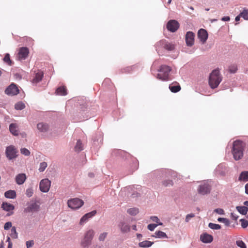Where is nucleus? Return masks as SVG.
<instances>
[{"label": "nucleus", "mask_w": 248, "mask_h": 248, "mask_svg": "<svg viewBox=\"0 0 248 248\" xmlns=\"http://www.w3.org/2000/svg\"><path fill=\"white\" fill-rule=\"evenodd\" d=\"M20 152L22 155H24L26 156L29 155L30 154V152L29 151V150L25 148H21L20 149Z\"/></svg>", "instance_id": "obj_46"}, {"label": "nucleus", "mask_w": 248, "mask_h": 248, "mask_svg": "<svg viewBox=\"0 0 248 248\" xmlns=\"http://www.w3.org/2000/svg\"><path fill=\"white\" fill-rule=\"evenodd\" d=\"M214 212L219 215H223L224 214V211L221 208H217L214 210Z\"/></svg>", "instance_id": "obj_51"}, {"label": "nucleus", "mask_w": 248, "mask_h": 248, "mask_svg": "<svg viewBox=\"0 0 248 248\" xmlns=\"http://www.w3.org/2000/svg\"><path fill=\"white\" fill-rule=\"evenodd\" d=\"M84 204V202L78 198H73L69 200L67 204L69 208L72 209H78L80 208Z\"/></svg>", "instance_id": "obj_5"}, {"label": "nucleus", "mask_w": 248, "mask_h": 248, "mask_svg": "<svg viewBox=\"0 0 248 248\" xmlns=\"http://www.w3.org/2000/svg\"><path fill=\"white\" fill-rule=\"evenodd\" d=\"M43 77V73L42 71H39L36 73L34 78L32 79L33 83H37L39 82L42 79Z\"/></svg>", "instance_id": "obj_24"}, {"label": "nucleus", "mask_w": 248, "mask_h": 248, "mask_svg": "<svg viewBox=\"0 0 248 248\" xmlns=\"http://www.w3.org/2000/svg\"><path fill=\"white\" fill-rule=\"evenodd\" d=\"M0 248H4L3 242H2L0 244Z\"/></svg>", "instance_id": "obj_64"}, {"label": "nucleus", "mask_w": 248, "mask_h": 248, "mask_svg": "<svg viewBox=\"0 0 248 248\" xmlns=\"http://www.w3.org/2000/svg\"><path fill=\"white\" fill-rule=\"evenodd\" d=\"M118 227L123 233L127 232L130 230V226L124 221H121L118 224Z\"/></svg>", "instance_id": "obj_20"}, {"label": "nucleus", "mask_w": 248, "mask_h": 248, "mask_svg": "<svg viewBox=\"0 0 248 248\" xmlns=\"http://www.w3.org/2000/svg\"><path fill=\"white\" fill-rule=\"evenodd\" d=\"M238 180L244 182L248 181V171H242L240 174Z\"/></svg>", "instance_id": "obj_25"}, {"label": "nucleus", "mask_w": 248, "mask_h": 248, "mask_svg": "<svg viewBox=\"0 0 248 248\" xmlns=\"http://www.w3.org/2000/svg\"><path fill=\"white\" fill-rule=\"evenodd\" d=\"M25 108V105L22 102H18L15 105V108L17 110H21Z\"/></svg>", "instance_id": "obj_32"}, {"label": "nucleus", "mask_w": 248, "mask_h": 248, "mask_svg": "<svg viewBox=\"0 0 248 248\" xmlns=\"http://www.w3.org/2000/svg\"><path fill=\"white\" fill-rule=\"evenodd\" d=\"M217 220L220 222L223 223L226 226H229L230 224V220L226 218L219 217Z\"/></svg>", "instance_id": "obj_35"}, {"label": "nucleus", "mask_w": 248, "mask_h": 248, "mask_svg": "<svg viewBox=\"0 0 248 248\" xmlns=\"http://www.w3.org/2000/svg\"><path fill=\"white\" fill-rule=\"evenodd\" d=\"M34 244L33 241H28L26 242V246L27 248L31 247Z\"/></svg>", "instance_id": "obj_52"}, {"label": "nucleus", "mask_w": 248, "mask_h": 248, "mask_svg": "<svg viewBox=\"0 0 248 248\" xmlns=\"http://www.w3.org/2000/svg\"><path fill=\"white\" fill-rule=\"evenodd\" d=\"M173 184V182L170 180H166L163 182V185L165 186H171Z\"/></svg>", "instance_id": "obj_47"}, {"label": "nucleus", "mask_w": 248, "mask_h": 248, "mask_svg": "<svg viewBox=\"0 0 248 248\" xmlns=\"http://www.w3.org/2000/svg\"><path fill=\"white\" fill-rule=\"evenodd\" d=\"M12 224L11 222H7L5 223L4 226V229L5 230H7L9 229H10L11 227H12Z\"/></svg>", "instance_id": "obj_50"}, {"label": "nucleus", "mask_w": 248, "mask_h": 248, "mask_svg": "<svg viewBox=\"0 0 248 248\" xmlns=\"http://www.w3.org/2000/svg\"><path fill=\"white\" fill-rule=\"evenodd\" d=\"M19 92V90L16 85L14 83H12L6 88L5 90V93L9 96H14L17 94Z\"/></svg>", "instance_id": "obj_10"}, {"label": "nucleus", "mask_w": 248, "mask_h": 248, "mask_svg": "<svg viewBox=\"0 0 248 248\" xmlns=\"http://www.w3.org/2000/svg\"><path fill=\"white\" fill-rule=\"evenodd\" d=\"M9 130L11 133L14 136L18 135V125L16 124H11L9 125Z\"/></svg>", "instance_id": "obj_22"}, {"label": "nucleus", "mask_w": 248, "mask_h": 248, "mask_svg": "<svg viewBox=\"0 0 248 248\" xmlns=\"http://www.w3.org/2000/svg\"><path fill=\"white\" fill-rule=\"evenodd\" d=\"M82 150V144L80 140H78L75 146V150L78 152H80Z\"/></svg>", "instance_id": "obj_36"}, {"label": "nucleus", "mask_w": 248, "mask_h": 248, "mask_svg": "<svg viewBox=\"0 0 248 248\" xmlns=\"http://www.w3.org/2000/svg\"><path fill=\"white\" fill-rule=\"evenodd\" d=\"M241 17H242V16H241V13H240L237 16H236V17L235 18V20L236 21H238L240 20V19Z\"/></svg>", "instance_id": "obj_57"}, {"label": "nucleus", "mask_w": 248, "mask_h": 248, "mask_svg": "<svg viewBox=\"0 0 248 248\" xmlns=\"http://www.w3.org/2000/svg\"><path fill=\"white\" fill-rule=\"evenodd\" d=\"M10 236L13 239H16L18 237V233L16 231V228L15 227H12L11 230Z\"/></svg>", "instance_id": "obj_33"}, {"label": "nucleus", "mask_w": 248, "mask_h": 248, "mask_svg": "<svg viewBox=\"0 0 248 248\" xmlns=\"http://www.w3.org/2000/svg\"><path fill=\"white\" fill-rule=\"evenodd\" d=\"M39 209V205H38L36 202H33L31 203L25 209L26 212H37Z\"/></svg>", "instance_id": "obj_17"}, {"label": "nucleus", "mask_w": 248, "mask_h": 248, "mask_svg": "<svg viewBox=\"0 0 248 248\" xmlns=\"http://www.w3.org/2000/svg\"><path fill=\"white\" fill-rule=\"evenodd\" d=\"M51 181L48 179H42L39 184V188L41 191L44 193L47 192L50 187Z\"/></svg>", "instance_id": "obj_9"}, {"label": "nucleus", "mask_w": 248, "mask_h": 248, "mask_svg": "<svg viewBox=\"0 0 248 248\" xmlns=\"http://www.w3.org/2000/svg\"><path fill=\"white\" fill-rule=\"evenodd\" d=\"M140 193L138 192L137 191H136V192H134L131 194V197L132 198H134L139 197L140 196Z\"/></svg>", "instance_id": "obj_54"}, {"label": "nucleus", "mask_w": 248, "mask_h": 248, "mask_svg": "<svg viewBox=\"0 0 248 248\" xmlns=\"http://www.w3.org/2000/svg\"><path fill=\"white\" fill-rule=\"evenodd\" d=\"M169 89L172 93H177L181 89V87L178 84H171L169 86Z\"/></svg>", "instance_id": "obj_31"}, {"label": "nucleus", "mask_w": 248, "mask_h": 248, "mask_svg": "<svg viewBox=\"0 0 248 248\" xmlns=\"http://www.w3.org/2000/svg\"><path fill=\"white\" fill-rule=\"evenodd\" d=\"M151 219L153 221V222H156V223H158L159 221V218L156 217V216H152L151 217H150Z\"/></svg>", "instance_id": "obj_53"}, {"label": "nucleus", "mask_w": 248, "mask_h": 248, "mask_svg": "<svg viewBox=\"0 0 248 248\" xmlns=\"http://www.w3.org/2000/svg\"><path fill=\"white\" fill-rule=\"evenodd\" d=\"M236 244L240 248H247L245 243L242 240L236 241Z\"/></svg>", "instance_id": "obj_42"}, {"label": "nucleus", "mask_w": 248, "mask_h": 248, "mask_svg": "<svg viewBox=\"0 0 248 248\" xmlns=\"http://www.w3.org/2000/svg\"><path fill=\"white\" fill-rule=\"evenodd\" d=\"M162 223L159 222L157 224H150L148 225L147 228L148 230H149L151 231H153L158 226V225H162Z\"/></svg>", "instance_id": "obj_39"}, {"label": "nucleus", "mask_w": 248, "mask_h": 248, "mask_svg": "<svg viewBox=\"0 0 248 248\" xmlns=\"http://www.w3.org/2000/svg\"><path fill=\"white\" fill-rule=\"evenodd\" d=\"M159 73L157 75L156 78L162 81H167L170 79V73L171 68L170 66L163 65L158 70Z\"/></svg>", "instance_id": "obj_4"}, {"label": "nucleus", "mask_w": 248, "mask_h": 248, "mask_svg": "<svg viewBox=\"0 0 248 248\" xmlns=\"http://www.w3.org/2000/svg\"><path fill=\"white\" fill-rule=\"evenodd\" d=\"M55 93L57 95H65L67 94L66 89L63 86L58 88Z\"/></svg>", "instance_id": "obj_30"}, {"label": "nucleus", "mask_w": 248, "mask_h": 248, "mask_svg": "<svg viewBox=\"0 0 248 248\" xmlns=\"http://www.w3.org/2000/svg\"><path fill=\"white\" fill-rule=\"evenodd\" d=\"M231 217L233 219L236 220L238 219V216L236 215V214L232 213H231Z\"/></svg>", "instance_id": "obj_55"}, {"label": "nucleus", "mask_w": 248, "mask_h": 248, "mask_svg": "<svg viewBox=\"0 0 248 248\" xmlns=\"http://www.w3.org/2000/svg\"><path fill=\"white\" fill-rule=\"evenodd\" d=\"M154 244V242L145 240L143 241L142 242H140L139 243V246L140 248H149L152 246V245Z\"/></svg>", "instance_id": "obj_28"}, {"label": "nucleus", "mask_w": 248, "mask_h": 248, "mask_svg": "<svg viewBox=\"0 0 248 248\" xmlns=\"http://www.w3.org/2000/svg\"><path fill=\"white\" fill-rule=\"evenodd\" d=\"M12 248V243L11 242H9L7 248Z\"/></svg>", "instance_id": "obj_60"}, {"label": "nucleus", "mask_w": 248, "mask_h": 248, "mask_svg": "<svg viewBox=\"0 0 248 248\" xmlns=\"http://www.w3.org/2000/svg\"><path fill=\"white\" fill-rule=\"evenodd\" d=\"M47 166V163L46 162H42L40 163L39 168L38 169L40 172L44 171Z\"/></svg>", "instance_id": "obj_37"}, {"label": "nucleus", "mask_w": 248, "mask_h": 248, "mask_svg": "<svg viewBox=\"0 0 248 248\" xmlns=\"http://www.w3.org/2000/svg\"><path fill=\"white\" fill-rule=\"evenodd\" d=\"M211 190V186L209 184V181H205L199 185L198 192L202 195H205L210 193Z\"/></svg>", "instance_id": "obj_6"}, {"label": "nucleus", "mask_w": 248, "mask_h": 248, "mask_svg": "<svg viewBox=\"0 0 248 248\" xmlns=\"http://www.w3.org/2000/svg\"><path fill=\"white\" fill-rule=\"evenodd\" d=\"M195 217V214L193 213H190L187 214L186 217L185 221L186 222H188L191 218Z\"/></svg>", "instance_id": "obj_48"}, {"label": "nucleus", "mask_w": 248, "mask_h": 248, "mask_svg": "<svg viewBox=\"0 0 248 248\" xmlns=\"http://www.w3.org/2000/svg\"><path fill=\"white\" fill-rule=\"evenodd\" d=\"M96 214V211L93 210L91 212L85 214L80 219L79 224L81 225H84L86 223L90 218L95 216Z\"/></svg>", "instance_id": "obj_13"}, {"label": "nucleus", "mask_w": 248, "mask_h": 248, "mask_svg": "<svg viewBox=\"0 0 248 248\" xmlns=\"http://www.w3.org/2000/svg\"><path fill=\"white\" fill-rule=\"evenodd\" d=\"M237 70V66L235 65H231L229 67V71L232 73H234Z\"/></svg>", "instance_id": "obj_49"}, {"label": "nucleus", "mask_w": 248, "mask_h": 248, "mask_svg": "<svg viewBox=\"0 0 248 248\" xmlns=\"http://www.w3.org/2000/svg\"><path fill=\"white\" fill-rule=\"evenodd\" d=\"M29 53V49L27 47H22L20 48L17 54V59L20 61L25 60L28 56Z\"/></svg>", "instance_id": "obj_11"}, {"label": "nucleus", "mask_w": 248, "mask_h": 248, "mask_svg": "<svg viewBox=\"0 0 248 248\" xmlns=\"http://www.w3.org/2000/svg\"><path fill=\"white\" fill-rule=\"evenodd\" d=\"M37 128L40 132L45 133L48 131L49 126L47 124L42 122L37 124Z\"/></svg>", "instance_id": "obj_18"}, {"label": "nucleus", "mask_w": 248, "mask_h": 248, "mask_svg": "<svg viewBox=\"0 0 248 248\" xmlns=\"http://www.w3.org/2000/svg\"><path fill=\"white\" fill-rule=\"evenodd\" d=\"M26 179V176L24 173H20L17 175L16 177V183L19 185L23 184Z\"/></svg>", "instance_id": "obj_21"}, {"label": "nucleus", "mask_w": 248, "mask_h": 248, "mask_svg": "<svg viewBox=\"0 0 248 248\" xmlns=\"http://www.w3.org/2000/svg\"><path fill=\"white\" fill-rule=\"evenodd\" d=\"M186 42L188 46H192L194 42V34L192 31L187 32L186 35Z\"/></svg>", "instance_id": "obj_16"}, {"label": "nucleus", "mask_w": 248, "mask_h": 248, "mask_svg": "<svg viewBox=\"0 0 248 248\" xmlns=\"http://www.w3.org/2000/svg\"><path fill=\"white\" fill-rule=\"evenodd\" d=\"M228 170V167L225 164H220L216 169L217 173L221 176L225 175Z\"/></svg>", "instance_id": "obj_15"}, {"label": "nucleus", "mask_w": 248, "mask_h": 248, "mask_svg": "<svg viewBox=\"0 0 248 248\" xmlns=\"http://www.w3.org/2000/svg\"><path fill=\"white\" fill-rule=\"evenodd\" d=\"M198 36L201 42L204 44L208 38L207 31L203 29H201L198 32Z\"/></svg>", "instance_id": "obj_14"}, {"label": "nucleus", "mask_w": 248, "mask_h": 248, "mask_svg": "<svg viewBox=\"0 0 248 248\" xmlns=\"http://www.w3.org/2000/svg\"><path fill=\"white\" fill-rule=\"evenodd\" d=\"M241 226L243 228H246L248 226V221L245 219H241Z\"/></svg>", "instance_id": "obj_44"}, {"label": "nucleus", "mask_w": 248, "mask_h": 248, "mask_svg": "<svg viewBox=\"0 0 248 248\" xmlns=\"http://www.w3.org/2000/svg\"><path fill=\"white\" fill-rule=\"evenodd\" d=\"M137 238L140 240V238H141L142 237V235L141 234H140V233H137Z\"/></svg>", "instance_id": "obj_59"}, {"label": "nucleus", "mask_w": 248, "mask_h": 248, "mask_svg": "<svg viewBox=\"0 0 248 248\" xmlns=\"http://www.w3.org/2000/svg\"><path fill=\"white\" fill-rule=\"evenodd\" d=\"M208 227L212 230H219L221 228L220 225L213 223H209Z\"/></svg>", "instance_id": "obj_38"}, {"label": "nucleus", "mask_w": 248, "mask_h": 248, "mask_svg": "<svg viewBox=\"0 0 248 248\" xmlns=\"http://www.w3.org/2000/svg\"><path fill=\"white\" fill-rule=\"evenodd\" d=\"M1 208L4 211L10 212L12 211L15 209V206L11 203L4 202L2 203Z\"/></svg>", "instance_id": "obj_23"}, {"label": "nucleus", "mask_w": 248, "mask_h": 248, "mask_svg": "<svg viewBox=\"0 0 248 248\" xmlns=\"http://www.w3.org/2000/svg\"><path fill=\"white\" fill-rule=\"evenodd\" d=\"M160 47H163L168 51H172L174 49L175 46L173 44L170 43L165 40H162L157 42L156 44L157 51Z\"/></svg>", "instance_id": "obj_8"}, {"label": "nucleus", "mask_w": 248, "mask_h": 248, "mask_svg": "<svg viewBox=\"0 0 248 248\" xmlns=\"http://www.w3.org/2000/svg\"><path fill=\"white\" fill-rule=\"evenodd\" d=\"M4 196L6 198L14 199L16 198V192L15 190H9L5 192Z\"/></svg>", "instance_id": "obj_26"}, {"label": "nucleus", "mask_w": 248, "mask_h": 248, "mask_svg": "<svg viewBox=\"0 0 248 248\" xmlns=\"http://www.w3.org/2000/svg\"><path fill=\"white\" fill-rule=\"evenodd\" d=\"M18 151L13 145H10L6 147L5 154L6 157L9 160H12L16 157Z\"/></svg>", "instance_id": "obj_7"}, {"label": "nucleus", "mask_w": 248, "mask_h": 248, "mask_svg": "<svg viewBox=\"0 0 248 248\" xmlns=\"http://www.w3.org/2000/svg\"><path fill=\"white\" fill-rule=\"evenodd\" d=\"M153 237L157 238H167L168 236L165 232L161 231H156L155 234L153 235Z\"/></svg>", "instance_id": "obj_29"}, {"label": "nucleus", "mask_w": 248, "mask_h": 248, "mask_svg": "<svg viewBox=\"0 0 248 248\" xmlns=\"http://www.w3.org/2000/svg\"><path fill=\"white\" fill-rule=\"evenodd\" d=\"M107 235H108L107 232H104L101 233L99 236L98 240L100 241H104L105 240V238H106Z\"/></svg>", "instance_id": "obj_45"}, {"label": "nucleus", "mask_w": 248, "mask_h": 248, "mask_svg": "<svg viewBox=\"0 0 248 248\" xmlns=\"http://www.w3.org/2000/svg\"><path fill=\"white\" fill-rule=\"evenodd\" d=\"M245 145L240 140H235L233 143L232 153L235 160L240 159L243 156Z\"/></svg>", "instance_id": "obj_1"}, {"label": "nucleus", "mask_w": 248, "mask_h": 248, "mask_svg": "<svg viewBox=\"0 0 248 248\" xmlns=\"http://www.w3.org/2000/svg\"><path fill=\"white\" fill-rule=\"evenodd\" d=\"M200 239L204 243H211L213 241V237L212 235L205 233L201 235Z\"/></svg>", "instance_id": "obj_19"}, {"label": "nucleus", "mask_w": 248, "mask_h": 248, "mask_svg": "<svg viewBox=\"0 0 248 248\" xmlns=\"http://www.w3.org/2000/svg\"><path fill=\"white\" fill-rule=\"evenodd\" d=\"M33 194V190L32 188H31V187L28 188V189H26V194L28 197H31L32 196Z\"/></svg>", "instance_id": "obj_43"}, {"label": "nucleus", "mask_w": 248, "mask_h": 248, "mask_svg": "<svg viewBox=\"0 0 248 248\" xmlns=\"http://www.w3.org/2000/svg\"><path fill=\"white\" fill-rule=\"evenodd\" d=\"M222 81V77L217 69L214 70L209 78V84L212 89L216 88Z\"/></svg>", "instance_id": "obj_2"}, {"label": "nucleus", "mask_w": 248, "mask_h": 248, "mask_svg": "<svg viewBox=\"0 0 248 248\" xmlns=\"http://www.w3.org/2000/svg\"><path fill=\"white\" fill-rule=\"evenodd\" d=\"M127 213L132 216L136 215L139 213V209L137 208H132L127 210Z\"/></svg>", "instance_id": "obj_34"}, {"label": "nucleus", "mask_w": 248, "mask_h": 248, "mask_svg": "<svg viewBox=\"0 0 248 248\" xmlns=\"http://www.w3.org/2000/svg\"><path fill=\"white\" fill-rule=\"evenodd\" d=\"M242 17L245 20H248V9H244L241 12Z\"/></svg>", "instance_id": "obj_40"}, {"label": "nucleus", "mask_w": 248, "mask_h": 248, "mask_svg": "<svg viewBox=\"0 0 248 248\" xmlns=\"http://www.w3.org/2000/svg\"><path fill=\"white\" fill-rule=\"evenodd\" d=\"M132 228L133 230H137V227H136V225H133L132 226Z\"/></svg>", "instance_id": "obj_62"}, {"label": "nucleus", "mask_w": 248, "mask_h": 248, "mask_svg": "<svg viewBox=\"0 0 248 248\" xmlns=\"http://www.w3.org/2000/svg\"><path fill=\"white\" fill-rule=\"evenodd\" d=\"M3 61L7 63L9 65H11L12 64V62L10 58V55L8 53L5 55L3 58Z\"/></svg>", "instance_id": "obj_41"}, {"label": "nucleus", "mask_w": 248, "mask_h": 248, "mask_svg": "<svg viewBox=\"0 0 248 248\" xmlns=\"http://www.w3.org/2000/svg\"><path fill=\"white\" fill-rule=\"evenodd\" d=\"M94 234L95 232L93 229H90L85 233L80 243L83 248H89L92 244Z\"/></svg>", "instance_id": "obj_3"}, {"label": "nucleus", "mask_w": 248, "mask_h": 248, "mask_svg": "<svg viewBox=\"0 0 248 248\" xmlns=\"http://www.w3.org/2000/svg\"><path fill=\"white\" fill-rule=\"evenodd\" d=\"M237 211L243 215H246L248 211V208L245 206H237L236 207Z\"/></svg>", "instance_id": "obj_27"}, {"label": "nucleus", "mask_w": 248, "mask_h": 248, "mask_svg": "<svg viewBox=\"0 0 248 248\" xmlns=\"http://www.w3.org/2000/svg\"><path fill=\"white\" fill-rule=\"evenodd\" d=\"M245 188L246 193L248 195V183L245 185Z\"/></svg>", "instance_id": "obj_58"}, {"label": "nucleus", "mask_w": 248, "mask_h": 248, "mask_svg": "<svg viewBox=\"0 0 248 248\" xmlns=\"http://www.w3.org/2000/svg\"><path fill=\"white\" fill-rule=\"evenodd\" d=\"M244 205H245L246 207L248 206V201H246L244 202Z\"/></svg>", "instance_id": "obj_61"}, {"label": "nucleus", "mask_w": 248, "mask_h": 248, "mask_svg": "<svg viewBox=\"0 0 248 248\" xmlns=\"http://www.w3.org/2000/svg\"><path fill=\"white\" fill-rule=\"evenodd\" d=\"M94 248H102V247L99 245H96L94 246Z\"/></svg>", "instance_id": "obj_63"}, {"label": "nucleus", "mask_w": 248, "mask_h": 248, "mask_svg": "<svg viewBox=\"0 0 248 248\" xmlns=\"http://www.w3.org/2000/svg\"><path fill=\"white\" fill-rule=\"evenodd\" d=\"M179 23L175 20H170L167 24V29L170 31L174 32L179 28Z\"/></svg>", "instance_id": "obj_12"}, {"label": "nucleus", "mask_w": 248, "mask_h": 248, "mask_svg": "<svg viewBox=\"0 0 248 248\" xmlns=\"http://www.w3.org/2000/svg\"><path fill=\"white\" fill-rule=\"evenodd\" d=\"M230 20V18L228 16H224L221 18V20L223 21H229Z\"/></svg>", "instance_id": "obj_56"}]
</instances>
